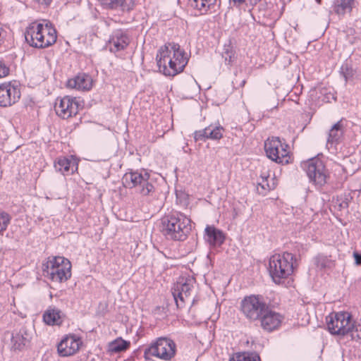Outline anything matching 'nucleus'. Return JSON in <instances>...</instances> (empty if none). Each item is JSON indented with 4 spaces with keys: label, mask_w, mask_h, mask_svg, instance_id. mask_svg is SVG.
<instances>
[{
    "label": "nucleus",
    "mask_w": 361,
    "mask_h": 361,
    "mask_svg": "<svg viewBox=\"0 0 361 361\" xmlns=\"http://www.w3.org/2000/svg\"><path fill=\"white\" fill-rule=\"evenodd\" d=\"M195 281L192 277H180L172 288V295L178 308L185 306L190 299Z\"/></svg>",
    "instance_id": "11"
},
{
    "label": "nucleus",
    "mask_w": 361,
    "mask_h": 361,
    "mask_svg": "<svg viewBox=\"0 0 361 361\" xmlns=\"http://www.w3.org/2000/svg\"><path fill=\"white\" fill-rule=\"evenodd\" d=\"M106 24L108 26H109V25H110V23H108L107 21H106Z\"/></svg>",
    "instance_id": "41"
},
{
    "label": "nucleus",
    "mask_w": 361,
    "mask_h": 361,
    "mask_svg": "<svg viewBox=\"0 0 361 361\" xmlns=\"http://www.w3.org/2000/svg\"><path fill=\"white\" fill-rule=\"evenodd\" d=\"M149 178L147 172L133 171L126 173L122 181L126 188H135L141 195H149L154 191V187L149 182Z\"/></svg>",
    "instance_id": "8"
},
{
    "label": "nucleus",
    "mask_w": 361,
    "mask_h": 361,
    "mask_svg": "<svg viewBox=\"0 0 361 361\" xmlns=\"http://www.w3.org/2000/svg\"><path fill=\"white\" fill-rule=\"evenodd\" d=\"M352 316L348 312H339L326 317V326L332 335L345 336L349 334L352 326Z\"/></svg>",
    "instance_id": "9"
},
{
    "label": "nucleus",
    "mask_w": 361,
    "mask_h": 361,
    "mask_svg": "<svg viewBox=\"0 0 361 361\" xmlns=\"http://www.w3.org/2000/svg\"><path fill=\"white\" fill-rule=\"evenodd\" d=\"M341 73L343 76L345 81L347 82L353 78L355 71L348 63H345L342 65L341 68Z\"/></svg>",
    "instance_id": "33"
},
{
    "label": "nucleus",
    "mask_w": 361,
    "mask_h": 361,
    "mask_svg": "<svg viewBox=\"0 0 361 361\" xmlns=\"http://www.w3.org/2000/svg\"><path fill=\"white\" fill-rule=\"evenodd\" d=\"M37 2H38L40 4L48 6L51 4V0H35Z\"/></svg>",
    "instance_id": "39"
},
{
    "label": "nucleus",
    "mask_w": 361,
    "mask_h": 361,
    "mask_svg": "<svg viewBox=\"0 0 361 361\" xmlns=\"http://www.w3.org/2000/svg\"><path fill=\"white\" fill-rule=\"evenodd\" d=\"M81 341L73 336H66L58 344L57 350L60 356L68 357L75 354L80 348Z\"/></svg>",
    "instance_id": "16"
},
{
    "label": "nucleus",
    "mask_w": 361,
    "mask_h": 361,
    "mask_svg": "<svg viewBox=\"0 0 361 361\" xmlns=\"http://www.w3.org/2000/svg\"><path fill=\"white\" fill-rule=\"evenodd\" d=\"M302 168L314 185L320 188L326 183L327 172L323 161L318 158H312L302 164Z\"/></svg>",
    "instance_id": "10"
},
{
    "label": "nucleus",
    "mask_w": 361,
    "mask_h": 361,
    "mask_svg": "<svg viewBox=\"0 0 361 361\" xmlns=\"http://www.w3.org/2000/svg\"><path fill=\"white\" fill-rule=\"evenodd\" d=\"M190 219L180 212H173L161 219V231L169 240L183 241L191 231Z\"/></svg>",
    "instance_id": "3"
},
{
    "label": "nucleus",
    "mask_w": 361,
    "mask_h": 361,
    "mask_svg": "<svg viewBox=\"0 0 361 361\" xmlns=\"http://www.w3.org/2000/svg\"><path fill=\"white\" fill-rule=\"evenodd\" d=\"M205 233L206 239L211 245H220L224 241V235L222 231L213 226H207L205 228Z\"/></svg>",
    "instance_id": "26"
},
{
    "label": "nucleus",
    "mask_w": 361,
    "mask_h": 361,
    "mask_svg": "<svg viewBox=\"0 0 361 361\" xmlns=\"http://www.w3.org/2000/svg\"><path fill=\"white\" fill-rule=\"evenodd\" d=\"M8 67L1 61H0V78L8 75Z\"/></svg>",
    "instance_id": "36"
},
{
    "label": "nucleus",
    "mask_w": 361,
    "mask_h": 361,
    "mask_svg": "<svg viewBox=\"0 0 361 361\" xmlns=\"http://www.w3.org/2000/svg\"><path fill=\"white\" fill-rule=\"evenodd\" d=\"M25 38L31 47L44 49L56 42V30L47 20L43 23L32 22L25 32Z\"/></svg>",
    "instance_id": "2"
},
{
    "label": "nucleus",
    "mask_w": 361,
    "mask_h": 361,
    "mask_svg": "<svg viewBox=\"0 0 361 361\" xmlns=\"http://www.w3.org/2000/svg\"><path fill=\"white\" fill-rule=\"evenodd\" d=\"M176 200L181 205L185 206L188 204V196L183 192H176Z\"/></svg>",
    "instance_id": "34"
},
{
    "label": "nucleus",
    "mask_w": 361,
    "mask_h": 361,
    "mask_svg": "<svg viewBox=\"0 0 361 361\" xmlns=\"http://www.w3.org/2000/svg\"><path fill=\"white\" fill-rule=\"evenodd\" d=\"M156 59L160 71L168 76H174L182 72L188 61L185 51L174 42L161 47Z\"/></svg>",
    "instance_id": "1"
},
{
    "label": "nucleus",
    "mask_w": 361,
    "mask_h": 361,
    "mask_svg": "<svg viewBox=\"0 0 361 361\" xmlns=\"http://www.w3.org/2000/svg\"><path fill=\"white\" fill-rule=\"evenodd\" d=\"M130 37L127 31L117 29L113 31L106 42V47L111 53L116 54L127 48L130 44Z\"/></svg>",
    "instance_id": "14"
},
{
    "label": "nucleus",
    "mask_w": 361,
    "mask_h": 361,
    "mask_svg": "<svg viewBox=\"0 0 361 361\" xmlns=\"http://www.w3.org/2000/svg\"><path fill=\"white\" fill-rule=\"evenodd\" d=\"M282 319L283 317L279 313L272 311L269 307L259 321L264 330L272 331L280 326Z\"/></svg>",
    "instance_id": "17"
},
{
    "label": "nucleus",
    "mask_w": 361,
    "mask_h": 361,
    "mask_svg": "<svg viewBox=\"0 0 361 361\" xmlns=\"http://www.w3.org/2000/svg\"><path fill=\"white\" fill-rule=\"evenodd\" d=\"M11 220V216L4 211H0V235L7 229Z\"/></svg>",
    "instance_id": "31"
},
{
    "label": "nucleus",
    "mask_w": 361,
    "mask_h": 361,
    "mask_svg": "<svg viewBox=\"0 0 361 361\" xmlns=\"http://www.w3.org/2000/svg\"><path fill=\"white\" fill-rule=\"evenodd\" d=\"M217 0H189L190 6L200 11H207L214 6Z\"/></svg>",
    "instance_id": "29"
},
{
    "label": "nucleus",
    "mask_w": 361,
    "mask_h": 361,
    "mask_svg": "<svg viewBox=\"0 0 361 361\" xmlns=\"http://www.w3.org/2000/svg\"><path fill=\"white\" fill-rule=\"evenodd\" d=\"M351 324L353 326H350L347 336H350L353 341L361 343V319L357 321L352 319Z\"/></svg>",
    "instance_id": "28"
},
{
    "label": "nucleus",
    "mask_w": 361,
    "mask_h": 361,
    "mask_svg": "<svg viewBox=\"0 0 361 361\" xmlns=\"http://www.w3.org/2000/svg\"><path fill=\"white\" fill-rule=\"evenodd\" d=\"M353 257L355 258V262L357 264H361V254H358L357 252L353 253Z\"/></svg>",
    "instance_id": "38"
},
{
    "label": "nucleus",
    "mask_w": 361,
    "mask_h": 361,
    "mask_svg": "<svg viewBox=\"0 0 361 361\" xmlns=\"http://www.w3.org/2000/svg\"><path fill=\"white\" fill-rule=\"evenodd\" d=\"M54 168L64 175L71 174L77 169L75 162L66 157L58 158L54 162Z\"/></svg>",
    "instance_id": "25"
},
{
    "label": "nucleus",
    "mask_w": 361,
    "mask_h": 361,
    "mask_svg": "<svg viewBox=\"0 0 361 361\" xmlns=\"http://www.w3.org/2000/svg\"><path fill=\"white\" fill-rule=\"evenodd\" d=\"M42 271L44 277L52 281L61 283L71 278V264L63 257H49L42 264Z\"/></svg>",
    "instance_id": "5"
},
{
    "label": "nucleus",
    "mask_w": 361,
    "mask_h": 361,
    "mask_svg": "<svg viewBox=\"0 0 361 361\" xmlns=\"http://www.w3.org/2000/svg\"><path fill=\"white\" fill-rule=\"evenodd\" d=\"M64 314L58 308L49 307L43 314L44 322L51 326H60L63 321Z\"/></svg>",
    "instance_id": "23"
},
{
    "label": "nucleus",
    "mask_w": 361,
    "mask_h": 361,
    "mask_svg": "<svg viewBox=\"0 0 361 361\" xmlns=\"http://www.w3.org/2000/svg\"><path fill=\"white\" fill-rule=\"evenodd\" d=\"M224 128L221 126L210 125L194 133L195 141H205L207 139L219 140L223 136Z\"/></svg>",
    "instance_id": "18"
},
{
    "label": "nucleus",
    "mask_w": 361,
    "mask_h": 361,
    "mask_svg": "<svg viewBox=\"0 0 361 361\" xmlns=\"http://www.w3.org/2000/svg\"><path fill=\"white\" fill-rule=\"evenodd\" d=\"M262 181L259 182L257 184V190L259 193L265 194L267 191L273 190L274 188V183L272 185H270L267 183V176H262Z\"/></svg>",
    "instance_id": "32"
},
{
    "label": "nucleus",
    "mask_w": 361,
    "mask_h": 361,
    "mask_svg": "<svg viewBox=\"0 0 361 361\" xmlns=\"http://www.w3.org/2000/svg\"><path fill=\"white\" fill-rule=\"evenodd\" d=\"M229 361H260V357L257 353H243L233 356Z\"/></svg>",
    "instance_id": "30"
},
{
    "label": "nucleus",
    "mask_w": 361,
    "mask_h": 361,
    "mask_svg": "<svg viewBox=\"0 0 361 361\" xmlns=\"http://www.w3.org/2000/svg\"><path fill=\"white\" fill-rule=\"evenodd\" d=\"M176 345L174 341L166 337H160L150 343L144 350V357L152 360L153 357L169 361L176 355Z\"/></svg>",
    "instance_id": "6"
},
{
    "label": "nucleus",
    "mask_w": 361,
    "mask_h": 361,
    "mask_svg": "<svg viewBox=\"0 0 361 361\" xmlns=\"http://www.w3.org/2000/svg\"><path fill=\"white\" fill-rule=\"evenodd\" d=\"M32 333L25 327H22L19 331H15L12 334L11 345L13 350H23L30 341Z\"/></svg>",
    "instance_id": "19"
},
{
    "label": "nucleus",
    "mask_w": 361,
    "mask_h": 361,
    "mask_svg": "<svg viewBox=\"0 0 361 361\" xmlns=\"http://www.w3.org/2000/svg\"><path fill=\"white\" fill-rule=\"evenodd\" d=\"M130 346V342L121 338H116L109 345V350L111 353H120L127 350Z\"/></svg>",
    "instance_id": "27"
},
{
    "label": "nucleus",
    "mask_w": 361,
    "mask_h": 361,
    "mask_svg": "<svg viewBox=\"0 0 361 361\" xmlns=\"http://www.w3.org/2000/svg\"><path fill=\"white\" fill-rule=\"evenodd\" d=\"M288 145H283L279 137H272L268 138L264 143L267 156L279 164L288 163Z\"/></svg>",
    "instance_id": "12"
},
{
    "label": "nucleus",
    "mask_w": 361,
    "mask_h": 361,
    "mask_svg": "<svg viewBox=\"0 0 361 361\" xmlns=\"http://www.w3.org/2000/svg\"><path fill=\"white\" fill-rule=\"evenodd\" d=\"M317 1L318 3H320L321 0H317Z\"/></svg>",
    "instance_id": "42"
},
{
    "label": "nucleus",
    "mask_w": 361,
    "mask_h": 361,
    "mask_svg": "<svg viewBox=\"0 0 361 361\" xmlns=\"http://www.w3.org/2000/svg\"><path fill=\"white\" fill-rule=\"evenodd\" d=\"M222 57L224 59L225 62L227 64H230L232 61L233 58L234 57V54L231 50H229L228 49H226L222 54Z\"/></svg>",
    "instance_id": "35"
},
{
    "label": "nucleus",
    "mask_w": 361,
    "mask_h": 361,
    "mask_svg": "<svg viewBox=\"0 0 361 361\" xmlns=\"http://www.w3.org/2000/svg\"><path fill=\"white\" fill-rule=\"evenodd\" d=\"M101 4L106 8L114 10H121L129 12L135 6V0H98Z\"/></svg>",
    "instance_id": "21"
},
{
    "label": "nucleus",
    "mask_w": 361,
    "mask_h": 361,
    "mask_svg": "<svg viewBox=\"0 0 361 361\" xmlns=\"http://www.w3.org/2000/svg\"><path fill=\"white\" fill-rule=\"evenodd\" d=\"M20 97V92L18 86L11 83L0 85V106H11L17 102Z\"/></svg>",
    "instance_id": "15"
},
{
    "label": "nucleus",
    "mask_w": 361,
    "mask_h": 361,
    "mask_svg": "<svg viewBox=\"0 0 361 361\" xmlns=\"http://www.w3.org/2000/svg\"><path fill=\"white\" fill-rule=\"evenodd\" d=\"M343 134L344 126L342 120H341L333 125L329 130L326 147L329 149L338 145L341 141Z\"/></svg>",
    "instance_id": "20"
},
{
    "label": "nucleus",
    "mask_w": 361,
    "mask_h": 361,
    "mask_svg": "<svg viewBox=\"0 0 361 361\" xmlns=\"http://www.w3.org/2000/svg\"><path fill=\"white\" fill-rule=\"evenodd\" d=\"M355 0H334L333 10L338 16L350 13L355 6Z\"/></svg>",
    "instance_id": "24"
},
{
    "label": "nucleus",
    "mask_w": 361,
    "mask_h": 361,
    "mask_svg": "<svg viewBox=\"0 0 361 361\" xmlns=\"http://www.w3.org/2000/svg\"><path fill=\"white\" fill-rule=\"evenodd\" d=\"M67 86L78 90H89L92 86V79L89 75L80 74L68 80Z\"/></svg>",
    "instance_id": "22"
},
{
    "label": "nucleus",
    "mask_w": 361,
    "mask_h": 361,
    "mask_svg": "<svg viewBox=\"0 0 361 361\" xmlns=\"http://www.w3.org/2000/svg\"><path fill=\"white\" fill-rule=\"evenodd\" d=\"M260 0H229V1H233L235 4L241 5L243 3L250 4V5H255Z\"/></svg>",
    "instance_id": "37"
},
{
    "label": "nucleus",
    "mask_w": 361,
    "mask_h": 361,
    "mask_svg": "<svg viewBox=\"0 0 361 361\" xmlns=\"http://www.w3.org/2000/svg\"><path fill=\"white\" fill-rule=\"evenodd\" d=\"M269 305L260 295L246 296L240 302V310L250 322L259 321Z\"/></svg>",
    "instance_id": "7"
},
{
    "label": "nucleus",
    "mask_w": 361,
    "mask_h": 361,
    "mask_svg": "<svg viewBox=\"0 0 361 361\" xmlns=\"http://www.w3.org/2000/svg\"><path fill=\"white\" fill-rule=\"evenodd\" d=\"M245 80H242V82H241V83H240V86H241V87H243V86H244V85H245Z\"/></svg>",
    "instance_id": "40"
},
{
    "label": "nucleus",
    "mask_w": 361,
    "mask_h": 361,
    "mask_svg": "<svg viewBox=\"0 0 361 361\" xmlns=\"http://www.w3.org/2000/svg\"><path fill=\"white\" fill-rule=\"evenodd\" d=\"M80 104L76 98L66 96L57 99L54 106L56 114L63 119L68 118L78 114Z\"/></svg>",
    "instance_id": "13"
},
{
    "label": "nucleus",
    "mask_w": 361,
    "mask_h": 361,
    "mask_svg": "<svg viewBox=\"0 0 361 361\" xmlns=\"http://www.w3.org/2000/svg\"><path fill=\"white\" fill-rule=\"evenodd\" d=\"M295 257L290 252L276 254L269 259L268 271L275 283L279 284L288 278L297 267Z\"/></svg>",
    "instance_id": "4"
}]
</instances>
